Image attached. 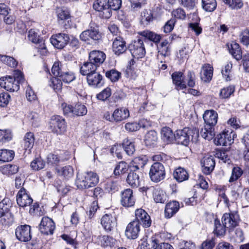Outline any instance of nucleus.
Here are the masks:
<instances>
[{
  "label": "nucleus",
  "instance_id": "obj_36",
  "mask_svg": "<svg viewBox=\"0 0 249 249\" xmlns=\"http://www.w3.org/2000/svg\"><path fill=\"white\" fill-rule=\"evenodd\" d=\"M200 135L205 140H211L215 135L214 127L205 124L200 131Z\"/></svg>",
  "mask_w": 249,
  "mask_h": 249
},
{
  "label": "nucleus",
  "instance_id": "obj_41",
  "mask_svg": "<svg viewBox=\"0 0 249 249\" xmlns=\"http://www.w3.org/2000/svg\"><path fill=\"white\" fill-rule=\"evenodd\" d=\"M0 170L3 174L9 176L17 173L18 167L16 165L8 164L2 166Z\"/></svg>",
  "mask_w": 249,
  "mask_h": 249
},
{
  "label": "nucleus",
  "instance_id": "obj_44",
  "mask_svg": "<svg viewBox=\"0 0 249 249\" xmlns=\"http://www.w3.org/2000/svg\"><path fill=\"white\" fill-rule=\"evenodd\" d=\"M14 156V152L13 150L1 149L0 150V161L7 162L12 160Z\"/></svg>",
  "mask_w": 249,
  "mask_h": 249
},
{
  "label": "nucleus",
  "instance_id": "obj_24",
  "mask_svg": "<svg viewBox=\"0 0 249 249\" xmlns=\"http://www.w3.org/2000/svg\"><path fill=\"white\" fill-rule=\"evenodd\" d=\"M203 172L207 175L210 174L214 169L215 161L212 156L204 157L201 160Z\"/></svg>",
  "mask_w": 249,
  "mask_h": 249
},
{
  "label": "nucleus",
  "instance_id": "obj_23",
  "mask_svg": "<svg viewBox=\"0 0 249 249\" xmlns=\"http://www.w3.org/2000/svg\"><path fill=\"white\" fill-rule=\"evenodd\" d=\"M217 117V112L213 110H206L203 116L206 125L213 127L216 124Z\"/></svg>",
  "mask_w": 249,
  "mask_h": 249
},
{
  "label": "nucleus",
  "instance_id": "obj_7",
  "mask_svg": "<svg viewBox=\"0 0 249 249\" xmlns=\"http://www.w3.org/2000/svg\"><path fill=\"white\" fill-rule=\"evenodd\" d=\"M235 134L232 131L224 130L217 135L214 139V143L217 145L228 146L233 142Z\"/></svg>",
  "mask_w": 249,
  "mask_h": 249
},
{
  "label": "nucleus",
  "instance_id": "obj_49",
  "mask_svg": "<svg viewBox=\"0 0 249 249\" xmlns=\"http://www.w3.org/2000/svg\"><path fill=\"white\" fill-rule=\"evenodd\" d=\"M202 7L204 10L207 12H213L216 7L215 0H202Z\"/></svg>",
  "mask_w": 249,
  "mask_h": 249
},
{
  "label": "nucleus",
  "instance_id": "obj_54",
  "mask_svg": "<svg viewBox=\"0 0 249 249\" xmlns=\"http://www.w3.org/2000/svg\"><path fill=\"white\" fill-rule=\"evenodd\" d=\"M234 91V87L233 86H230L229 87L224 88L221 89L219 93L220 97L221 99H226L230 97V96L233 93Z\"/></svg>",
  "mask_w": 249,
  "mask_h": 249
},
{
  "label": "nucleus",
  "instance_id": "obj_47",
  "mask_svg": "<svg viewBox=\"0 0 249 249\" xmlns=\"http://www.w3.org/2000/svg\"><path fill=\"white\" fill-rule=\"evenodd\" d=\"M128 165L124 161H121L116 165L114 170V174L115 176L125 173L128 169Z\"/></svg>",
  "mask_w": 249,
  "mask_h": 249
},
{
  "label": "nucleus",
  "instance_id": "obj_19",
  "mask_svg": "<svg viewBox=\"0 0 249 249\" xmlns=\"http://www.w3.org/2000/svg\"><path fill=\"white\" fill-rule=\"evenodd\" d=\"M87 80L89 86L94 88H98L103 85V76L96 71L87 76Z\"/></svg>",
  "mask_w": 249,
  "mask_h": 249
},
{
  "label": "nucleus",
  "instance_id": "obj_43",
  "mask_svg": "<svg viewBox=\"0 0 249 249\" xmlns=\"http://www.w3.org/2000/svg\"><path fill=\"white\" fill-rule=\"evenodd\" d=\"M158 240L152 237L149 241H144L141 245V249H158Z\"/></svg>",
  "mask_w": 249,
  "mask_h": 249
},
{
  "label": "nucleus",
  "instance_id": "obj_29",
  "mask_svg": "<svg viewBox=\"0 0 249 249\" xmlns=\"http://www.w3.org/2000/svg\"><path fill=\"white\" fill-rule=\"evenodd\" d=\"M35 142L34 135L32 132L26 133L22 142V145L25 151H28L30 153Z\"/></svg>",
  "mask_w": 249,
  "mask_h": 249
},
{
  "label": "nucleus",
  "instance_id": "obj_42",
  "mask_svg": "<svg viewBox=\"0 0 249 249\" xmlns=\"http://www.w3.org/2000/svg\"><path fill=\"white\" fill-rule=\"evenodd\" d=\"M57 172L60 176H62L66 178H69L73 175V169L71 166L68 165L61 168H56Z\"/></svg>",
  "mask_w": 249,
  "mask_h": 249
},
{
  "label": "nucleus",
  "instance_id": "obj_58",
  "mask_svg": "<svg viewBox=\"0 0 249 249\" xmlns=\"http://www.w3.org/2000/svg\"><path fill=\"white\" fill-rule=\"evenodd\" d=\"M226 4H228L232 9H238L243 6V3L241 0H222Z\"/></svg>",
  "mask_w": 249,
  "mask_h": 249
},
{
  "label": "nucleus",
  "instance_id": "obj_55",
  "mask_svg": "<svg viewBox=\"0 0 249 249\" xmlns=\"http://www.w3.org/2000/svg\"><path fill=\"white\" fill-rule=\"evenodd\" d=\"M49 85L52 87L55 91H58L61 90L62 83L60 79L57 77L52 78L49 82Z\"/></svg>",
  "mask_w": 249,
  "mask_h": 249
},
{
  "label": "nucleus",
  "instance_id": "obj_10",
  "mask_svg": "<svg viewBox=\"0 0 249 249\" xmlns=\"http://www.w3.org/2000/svg\"><path fill=\"white\" fill-rule=\"evenodd\" d=\"M101 224L107 231H111L117 226L115 215L111 213L105 214L101 219Z\"/></svg>",
  "mask_w": 249,
  "mask_h": 249
},
{
  "label": "nucleus",
  "instance_id": "obj_57",
  "mask_svg": "<svg viewBox=\"0 0 249 249\" xmlns=\"http://www.w3.org/2000/svg\"><path fill=\"white\" fill-rule=\"evenodd\" d=\"M87 113V109L85 106L82 104H76L73 107V115L83 116Z\"/></svg>",
  "mask_w": 249,
  "mask_h": 249
},
{
  "label": "nucleus",
  "instance_id": "obj_15",
  "mask_svg": "<svg viewBox=\"0 0 249 249\" xmlns=\"http://www.w3.org/2000/svg\"><path fill=\"white\" fill-rule=\"evenodd\" d=\"M127 50L126 42L121 36H116L112 43V51L116 55L124 53Z\"/></svg>",
  "mask_w": 249,
  "mask_h": 249
},
{
  "label": "nucleus",
  "instance_id": "obj_50",
  "mask_svg": "<svg viewBox=\"0 0 249 249\" xmlns=\"http://www.w3.org/2000/svg\"><path fill=\"white\" fill-rule=\"evenodd\" d=\"M243 173V170L239 167H234L232 169L231 175L229 180V182H233L239 178Z\"/></svg>",
  "mask_w": 249,
  "mask_h": 249
},
{
  "label": "nucleus",
  "instance_id": "obj_61",
  "mask_svg": "<svg viewBox=\"0 0 249 249\" xmlns=\"http://www.w3.org/2000/svg\"><path fill=\"white\" fill-rule=\"evenodd\" d=\"M107 7L110 10L111 13V10L116 11L119 10L122 5L121 0H108L107 2Z\"/></svg>",
  "mask_w": 249,
  "mask_h": 249
},
{
  "label": "nucleus",
  "instance_id": "obj_31",
  "mask_svg": "<svg viewBox=\"0 0 249 249\" xmlns=\"http://www.w3.org/2000/svg\"><path fill=\"white\" fill-rule=\"evenodd\" d=\"M173 176L178 182L186 180L189 178V174L187 171L185 169L181 167H178L175 170Z\"/></svg>",
  "mask_w": 249,
  "mask_h": 249
},
{
  "label": "nucleus",
  "instance_id": "obj_12",
  "mask_svg": "<svg viewBox=\"0 0 249 249\" xmlns=\"http://www.w3.org/2000/svg\"><path fill=\"white\" fill-rule=\"evenodd\" d=\"M133 221H138V224L142 225L144 228L149 227L151 224L150 216L142 209L135 211V220Z\"/></svg>",
  "mask_w": 249,
  "mask_h": 249
},
{
  "label": "nucleus",
  "instance_id": "obj_17",
  "mask_svg": "<svg viewBox=\"0 0 249 249\" xmlns=\"http://www.w3.org/2000/svg\"><path fill=\"white\" fill-rule=\"evenodd\" d=\"M188 128L185 127L183 129L176 131L175 141L178 144L187 145L190 142V135L187 133Z\"/></svg>",
  "mask_w": 249,
  "mask_h": 249
},
{
  "label": "nucleus",
  "instance_id": "obj_5",
  "mask_svg": "<svg viewBox=\"0 0 249 249\" xmlns=\"http://www.w3.org/2000/svg\"><path fill=\"white\" fill-rule=\"evenodd\" d=\"M29 40L36 44L38 52L42 55H46L48 51L45 44V40L39 37L34 29H31L28 32Z\"/></svg>",
  "mask_w": 249,
  "mask_h": 249
},
{
  "label": "nucleus",
  "instance_id": "obj_35",
  "mask_svg": "<svg viewBox=\"0 0 249 249\" xmlns=\"http://www.w3.org/2000/svg\"><path fill=\"white\" fill-rule=\"evenodd\" d=\"M229 52L232 56L237 61L242 58V52L239 45L236 42H232L229 48Z\"/></svg>",
  "mask_w": 249,
  "mask_h": 249
},
{
  "label": "nucleus",
  "instance_id": "obj_26",
  "mask_svg": "<svg viewBox=\"0 0 249 249\" xmlns=\"http://www.w3.org/2000/svg\"><path fill=\"white\" fill-rule=\"evenodd\" d=\"M183 73L181 72H175L172 74L173 83L175 85L176 89L182 90L186 88L185 82L183 80Z\"/></svg>",
  "mask_w": 249,
  "mask_h": 249
},
{
  "label": "nucleus",
  "instance_id": "obj_32",
  "mask_svg": "<svg viewBox=\"0 0 249 249\" xmlns=\"http://www.w3.org/2000/svg\"><path fill=\"white\" fill-rule=\"evenodd\" d=\"M97 67L90 61L84 62L80 68V73L83 75L88 76L96 71Z\"/></svg>",
  "mask_w": 249,
  "mask_h": 249
},
{
  "label": "nucleus",
  "instance_id": "obj_62",
  "mask_svg": "<svg viewBox=\"0 0 249 249\" xmlns=\"http://www.w3.org/2000/svg\"><path fill=\"white\" fill-rule=\"evenodd\" d=\"M153 16L152 12L149 10H145L142 13V22L147 24L153 20Z\"/></svg>",
  "mask_w": 249,
  "mask_h": 249
},
{
  "label": "nucleus",
  "instance_id": "obj_18",
  "mask_svg": "<svg viewBox=\"0 0 249 249\" xmlns=\"http://www.w3.org/2000/svg\"><path fill=\"white\" fill-rule=\"evenodd\" d=\"M121 202L122 205L126 207H131L134 205L135 199L132 190L127 189L122 193Z\"/></svg>",
  "mask_w": 249,
  "mask_h": 249
},
{
  "label": "nucleus",
  "instance_id": "obj_6",
  "mask_svg": "<svg viewBox=\"0 0 249 249\" xmlns=\"http://www.w3.org/2000/svg\"><path fill=\"white\" fill-rule=\"evenodd\" d=\"M129 50L133 57L139 59L144 57L146 51L143 41L141 38L134 40L129 46Z\"/></svg>",
  "mask_w": 249,
  "mask_h": 249
},
{
  "label": "nucleus",
  "instance_id": "obj_8",
  "mask_svg": "<svg viewBox=\"0 0 249 249\" xmlns=\"http://www.w3.org/2000/svg\"><path fill=\"white\" fill-rule=\"evenodd\" d=\"M16 238L21 242H28L31 239V227L28 225H20L15 230Z\"/></svg>",
  "mask_w": 249,
  "mask_h": 249
},
{
  "label": "nucleus",
  "instance_id": "obj_46",
  "mask_svg": "<svg viewBox=\"0 0 249 249\" xmlns=\"http://www.w3.org/2000/svg\"><path fill=\"white\" fill-rule=\"evenodd\" d=\"M159 52L160 54L165 56L170 54L171 47L170 45L167 40H163L159 47Z\"/></svg>",
  "mask_w": 249,
  "mask_h": 249
},
{
  "label": "nucleus",
  "instance_id": "obj_51",
  "mask_svg": "<svg viewBox=\"0 0 249 249\" xmlns=\"http://www.w3.org/2000/svg\"><path fill=\"white\" fill-rule=\"evenodd\" d=\"M214 232L217 236H223L226 232V229L227 228L222 223L221 224L220 221L218 219H215L214 220Z\"/></svg>",
  "mask_w": 249,
  "mask_h": 249
},
{
  "label": "nucleus",
  "instance_id": "obj_40",
  "mask_svg": "<svg viewBox=\"0 0 249 249\" xmlns=\"http://www.w3.org/2000/svg\"><path fill=\"white\" fill-rule=\"evenodd\" d=\"M127 182L132 187H137L140 185V178L135 171H131L126 178Z\"/></svg>",
  "mask_w": 249,
  "mask_h": 249
},
{
  "label": "nucleus",
  "instance_id": "obj_16",
  "mask_svg": "<svg viewBox=\"0 0 249 249\" xmlns=\"http://www.w3.org/2000/svg\"><path fill=\"white\" fill-rule=\"evenodd\" d=\"M222 222L227 228H233L238 225V215L236 213H225L222 217Z\"/></svg>",
  "mask_w": 249,
  "mask_h": 249
},
{
  "label": "nucleus",
  "instance_id": "obj_28",
  "mask_svg": "<svg viewBox=\"0 0 249 249\" xmlns=\"http://www.w3.org/2000/svg\"><path fill=\"white\" fill-rule=\"evenodd\" d=\"M213 74V68L209 64H205L201 68L200 77L204 82H209Z\"/></svg>",
  "mask_w": 249,
  "mask_h": 249
},
{
  "label": "nucleus",
  "instance_id": "obj_14",
  "mask_svg": "<svg viewBox=\"0 0 249 249\" xmlns=\"http://www.w3.org/2000/svg\"><path fill=\"white\" fill-rule=\"evenodd\" d=\"M17 202L19 207L24 208L30 206L33 202V199L26 190L22 188L17 195Z\"/></svg>",
  "mask_w": 249,
  "mask_h": 249
},
{
  "label": "nucleus",
  "instance_id": "obj_53",
  "mask_svg": "<svg viewBox=\"0 0 249 249\" xmlns=\"http://www.w3.org/2000/svg\"><path fill=\"white\" fill-rule=\"evenodd\" d=\"M45 165V161L41 158H36L31 163V167L33 170L38 171L43 169Z\"/></svg>",
  "mask_w": 249,
  "mask_h": 249
},
{
  "label": "nucleus",
  "instance_id": "obj_38",
  "mask_svg": "<svg viewBox=\"0 0 249 249\" xmlns=\"http://www.w3.org/2000/svg\"><path fill=\"white\" fill-rule=\"evenodd\" d=\"M153 196L154 200L156 203H164L167 199L165 193L159 188L155 189Z\"/></svg>",
  "mask_w": 249,
  "mask_h": 249
},
{
  "label": "nucleus",
  "instance_id": "obj_56",
  "mask_svg": "<svg viewBox=\"0 0 249 249\" xmlns=\"http://www.w3.org/2000/svg\"><path fill=\"white\" fill-rule=\"evenodd\" d=\"M0 60L3 63L11 67H16L18 64L13 57L7 55H0Z\"/></svg>",
  "mask_w": 249,
  "mask_h": 249
},
{
  "label": "nucleus",
  "instance_id": "obj_25",
  "mask_svg": "<svg viewBox=\"0 0 249 249\" xmlns=\"http://www.w3.org/2000/svg\"><path fill=\"white\" fill-rule=\"evenodd\" d=\"M179 209V204L177 201H172L168 203L165 208V216L166 218L172 217Z\"/></svg>",
  "mask_w": 249,
  "mask_h": 249
},
{
  "label": "nucleus",
  "instance_id": "obj_59",
  "mask_svg": "<svg viewBox=\"0 0 249 249\" xmlns=\"http://www.w3.org/2000/svg\"><path fill=\"white\" fill-rule=\"evenodd\" d=\"M106 77L109 78L112 82H116L121 77V73L115 70H111L106 73Z\"/></svg>",
  "mask_w": 249,
  "mask_h": 249
},
{
  "label": "nucleus",
  "instance_id": "obj_3",
  "mask_svg": "<svg viewBox=\"0 0 249 249\" xmlns=\"http://www.w3.org/2000/svg\"><path fill=\"white\" fill-rule=\"evenodd\" d=\"M99 181L97 174L92 172L78 173L75 184L79 189H88L95 186Z\"/></svg>",
  "mask_w": 249,
  "mask_h": 249
},
{
  "label": "nucleus",
  "instance_id": "obj_63",
  "mask_svg": "<svg viewBox=\"0 0 249 249\" xmlns=\"http://www.w3.org/2000/svg\"><path fill=\"white\" fill-rule=\"evenodd\" d=\"M111 94L110 89L107 88L97 94L96 97L98 100L104 101L107 100L110 96Z\"/></svg>",
  "mask_w": 249,
  "mask_h": 249
},
{
  "label": "nucleus",
  "instance_id": "obj_13",
  "mask_svg": "<svg viewBox=\"0 0 249 249\" xmlns=\"http://www.w3.org/2000/svg\"><path fill=\"white\" fill-rule=\"evenodd\" d=\"M101 35L97 27H92L90 25V29L83 31L80 35V39L83 41H88L90 39L94 40H99Z\"/></svg>",
  "mask_w": 249,
  "mask_h": 249
},
{
  "label": "nucleus",
  "instance_id": "obj_39",
  "mask_svg": "<svg viewBox=\"0 0 249 249\" xmlns=\"http://www.w3.org/2000/svg\"><path fill=\"white\" fill-rule=\"evenodd\" d=\"M9 211L8 206L4 203L3 200L0 202V218L3 217L4 219L6 218L8 219L9 221L7 223H9L13 220V216Z\"/></svg>",
  "mask_w": 249,
  "mask_h": 249
},
{
  "label": "nucleus",
  "instance_id": "obj_22",
  "mask_svg": "<svg viewBox=\"0 0 249 249\" xmlns=\"http://www.w3.org/2000/svg\"><path fill=\"white\" fill-rule=\"evenodd\" d=\"M140 231V226L138 221H132L127 226L125 235L128 238L134 239L137 238Z\"/></svg>",
  "mask_w": 249,
  "mask_h": 249
},
{
  "label": "nucleus",
  "instance_id": "obj_27",
  "mask_svg": "<svg viewBox=\"0 0 249 249\" xmlns=\"http://www.w3.org/2000/svg\"><path fill=\"white\" fill-rule=\"evenodd\" d=\"M148 159L145 156H141L135 158L130 163V166L134 168V171L143 168L147 163Z\"/></svg>",
  "mask_w": 249,
  "mask_h": 249
},
{
  "label": "nucleus",
  "instance_id": "obj_48",
  "mask_svg": "<svg viewBox=\"0 0 249 249\" xmlns=\"http://www.w3.org/2000/svg\"><path fill=\"white\" fill-rule=\"evenodd\" d=\"M123 148L128 155L134 154L135 149L134 143L128 139H125L122 143Z\"/></svg>",
  "mask_w": 249,
  "mask_h": 249
},
{
  "label": "nucleus",
  "instance_id": "obj_37",
  "mask_svg": "<svg viewBox=\"0 0 249 249\" xmlns=\"http://www.w3.org/2000/svg\"><path fill=\"white\" fill-rule=\"evenodd\" d=\"M158 140L157 133L154 130L148 131L145 136L144 141L147 146H154Z\"/></svg>",
  "mask_w": 249,
  "mask_h": 249
},
{
  "label": "nucleus",
  "instance_id": "obj_64",
  "mask_svg": "<svg viewBox=\"0 0 249 249\" xmlns=\"http://www.w3.org/2000/svg\"><path fill=\"white\" fill-rule=\"evenodd\" d=\"M241 42L245 45L249 44V31L247 29L243 31L240 35Z\"/></svg>",
  "mask_w": 249,
  "mask_h": 249
},
{
  "label": "nucleus",
  "instance_id": "obj_52",
  "mask_svg": "<svg viewBox=\"0 0 249 249\" xmlns=\"http://www.w3.org/2000/svg\"><path fill=\"white\" fill-rule=\"evenodd\" d=\"M99 240L100 244L103 247L111 246L115 243V239L108 235H101Z\"/></svg>",
  "mask_w": 249,
  "mask_h": 249
},
{
  "label": "nucleus",
  "instance_id": "obj_4",
  "mask_svg": "<svg viewBox=\"0 0 249 249\" xmlns=\"http://www.w3.org/2000/svg\"><path fill=\"white\" fill-rule=\"evenodd\" d=\"M50 127L53 132L57 135H62L66 131V124L64 119L58 115L52 117Z\"/></svg>",
  "mask_w": 249,
  "mask_h": 249
},
{
  "label": "nucleus",
  "instance_id": "obj_60",
  "mask_svg": "<svg viewBox=\"0 0 249 249\" xmlns=\"http://www.w3.org/2000/svg\"><path fill=\"white\" fill-rule=\"evenodd\" d=\"M216 157L224 163L229 164L231 162L229 155V152L226 151H219L216 153Z\"/></svg>",
  "mask_w": 249,
  "mask_h": 249
},
{
  "label": "nucleus",
  "instance_id": "obj_11",
  "mask_svg": "<svg viewBox=\"0 0 249 249\" xmlns=\"http://www.w3.org/2000/svg\"><path fill=\"white\" fill-rule=\"evenodd\" d=\"M55 228L53 220L48 217H43L39 225L40 232L45 235H52Z\"/></svg>",
  "mask_w": 249,
  "mask_h": 249
},
{
  "label": "nucleus",
  "instance_id": "obj_2",
  "mask_svg": "<svg viewBox=\"0 0 249 249\" xmlns=\"http://www.w3.org/2000/svg\"><path fill=\"white\" fill-rule=\"evenodd\" d=\"M13 76H6L0 78V86L10 92L17 91L19 89V84L24 82V77L19 70L14 71Z\"/></svg>",
  "mask_w": 249,
  "mask_h": 249
},
{
  "label": "nucleus",
  "instance_id": "obj_30",
  "mask_svg": "<svg viewBox=\"0 0 249 249\" xmlns=\"http://www.w3.org/2000/svg\"><path fill=\"white\" fill-rule=\"evenodd\" d=\"M113 113L116 122H121L129 116V110L124 107L118 108Z\"/></svg>",
  "mask_w": 249,
  "mask_h": 249
},
{
  "label": "nucleus",
  "instance_id": "obj_45",
  "mask_svg": "<svg viewBox=\"0 0 249 249\" xmlns=\"http://www.w3.org/2000/svg\"><path fill=\"white\" fill-rule=\"evenodd\" d=\"M57 16L59 21L67 20L69 22L71 19L70 11L65 8H59L57 10Z\"/></svg>",
  "mask_w": 249,
  "mask_h": 249
},
{
  "label": "nucleus",
  "instance_id": "obj_20",
  "mask_svg": "<svg viewBox=\"0 0 249 249\" xmlns=\"http://www.w3.org/2000/svg\"><path fill=\"white\" fill-rule=\"evenodd\" d=\"M106 57L105 53L103 52L94 50L89 53V60L98 67L104 62Z\"/></svg>",
  "mask_w": 249,
  "mask_h": 249
},
{
  "label": "nucleus",
  "instance_id": "obj_21",
  "mask_svg": "<svg viewBox=\"0 0 249 249\" xmlns=\"http://www.w3.org/2000/svg\"><path fill=\"white\" fill-rule=\"evenodd\" d=\"M93 8L96 11L103 12L105 18L111 16L109 9L107 7V0H96L93 4Z\"/></svg>",
  "mask_w": 249,
  "mask_h": 249
},
{
  "label": "nucleus",
  "instance_id": "obj_1",
  "mask_svg": "<svg viewBox=\"0 0 249 249\" xmlns=\"http://www.w3.org/2000/svg\"><path fill=\"white\" fill-rule=\"evenodd\" d=\"M170 160V157L164 153H160L154 155L153 160L155 161L149 170V177L153 182H159L165 177V171L163 165L159 161L166 162Z\"/></svg>",
  "mask_w": 249,
  "mask_h": 249
},
{
  "label": "nucleus",
  "instance_id": "obj_34",
  "mask_svg": "<svg viewBox=\"0 0 249 249\" xmlns=\"http://www.w3.org/2000/svg\"><path fill=\"white\" fill-rule=\"evenodd\" d=\"M139 34L145 38L154 42L156 44L159 43L162 37L161 35L149 30L141 32L139 33Z\"/></svg>",
  "mask_w": 249,
  "mask_h": 249
},
{
  "label": "nucleus",
  "instance_id": "obj_9",
  "mask_svg": "<svg viewBox=\"0 0 249 249\" xmlns=\"http://www.w3.org/2000/svg\"><path fill=\"white\" fill-rule=\"evenodd\" d=\"M70 38L68 35L65 33H59L53 35L50 38L53 45L57 49L63 48L69 42Z\"/></svg>",
  "mask_w": 249,
  "mask_h": 249
},
{
  "label": "nucleus",
  "instance_id": "obj_33",
  "mask_svg": "<svg viewBox=\"0 0 249 249\" xmlns=\"http://www.w3.org/2000/svg\"><path fill=\"white\" fill-rule=\"evenodd\" d=\"M175 134L168 127L162 128L161 131V137L163 141L167 143L173 142L175 141Z\"/></svg>",
  "mask_w": 249,
  "mask_h": 249
}]
</instances>
